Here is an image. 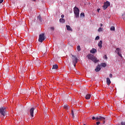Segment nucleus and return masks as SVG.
<instances>
[{"instance_id": "obj_1", "label": "nucleus", "mask_w": 125, "mask_h": 125, "mask_svg": "<svg viewBox=\"0 0 125 125\" xmlns=\"http://www.w3.org/2000/svg\"><path fill=\"white\" fill-rule=\"evenodd\" d=\"M87 57L88 59H89L90 60H92L93 62H94V63H97V62H99V60H97V58L95 57L93 55L90 54L88 55L87 56Z\"/></svg>"}, {"instance_id": "obj_2", "label": "nucleus", "mask_w": 125, "mask_h": 125, "mask_svg": "<svg viewBox=\"0 0 125 125\" xmlns=\"http://www.w3.org/2000/svg\"><path fill=\"white\" fill-rule=\"evenodd\" d=\"M0 114L4 117L6 115V107L4 106L0 107Z\"/></svg>"}, {"instance_id": "obj_3", "label": "nucleus", "mask_w": 125, "mask_h": 125, "mask_svg": "<svg viewBox=\"0 0 125 125\" xmlns=\"http://www.w3.org/2000/svg\"><path fill=\"white\" fill-rule=\"evenodd\" d=\"M73 10L76 18H79L80 16V9H79V8L75 6L73 8Z\"/></svg>"}, {"instance_id": "obj_4", "label": "nucleus", "mask_w": 125, "mask_h": 125, "mask_svg": "<svg viewBox=\"0 0 125 125\" xmlns=\"http://www.w3.org/2000/svg\"><path fill=\"white\" fill-rule=\"evenodd\" d=\"M71 59L73 65L74 66V67H76V64L78 63V58H77V56L71 54Z\"/></svg>"}, {"instance_id": "obj_5", "label": "nucleus", "mask_w": 125, "mask_h": 125, "mask_svg": "<svg viewBox=\"0 0 125 125\" xmlns=\"http://www.w3.org/2000/svg\"><path fill=\"white\" fill-rule=\"evenodd\" d=\"M44 40H45V38H44V33L40 34L39 35V42H42Z\"/></svg>"}, {"instance_id": "obj_6", "label": "nucleus", "mask_w": 125, "mask_h": 125, "mask_svg": "<svg viewBox=\"0 0 125 125\" xmlns=\"http://www.w3.org/2000/svg\"><path fill=\"white\" fill-rule=\"evenodd\" d=\"M121 52V49L120 48H117L116 50L115 51V52L118 54V55H119L121 58H123V56H122V54H121L120 52Z\"/></svg>"}, {"instance_id": "obj_7", "label": "nucleus", "mask_w": 125, "mask_h": 125, "mask_svg": "<svg viewBox=\"0 0 125 125\" xmlns=\"http://www.w3.org/2000/svg\"><path fill=\"white\" fill-rule=\"evenodd\" d=\"M35 110V108L32 107L30 109V116L31 117H32V118L34 117V111Z\"/></svg>"}, {"instance_id": "obj_8", "label": "nucleus", "mask_w": 125, "mask_h": 125, "mask_svg": "<svg viewBox=\"0 0 125 125\" xmlns=\"http://www.w3.org/2000/svg\"><path fill=\"white\" fill-rule=\"evenodd\" d=\"M90 53H92L93 54L94 53H96L97 52V50L95 48H92L90 51Z\"/></svg>"}, {"instance_id": "obj_9", "label": "nucleus", "mask_w": 125, "mask_h": 125, "mask_svg": "<svg viewBox=\"0 0 125 125\" xmlns=\"http://www.w3.org/2000/svg\"><path fill=\"white\" fill-rule=\"evenodd\" d=\"M101 70V68H100V65H98L95 69V71H96V72H99V71H100Z\"/></svg>"}, {"instance_id": "obj_10", "label": "nucleus", "mask_w": 125, "mask_h": 125, "mask_svg": "<svg viewBox=\"0 0 125 125\" xmlns=\"http://www.w3.org/2000/svg\"><path fill=\"white\" fill-rule=\"evenodd\" d=\"M102 41H100V42L98 43V46L100 47V49L102 48V43H103Z\"/></svg>"}, {"instance_id": "obj_11", "label": "nucleus", "mask_w": 125, "mask_h": 125, "mask_svg": "<svg viewBox=\"0 0 125 125\" xmlns=\"http://www.w3.org/2000/svg\"><path fill=\"white\" fill-rule=\"evenodd\" d=\"M106 83L107 85H110V84H111V80H110V78H106Z\"/></svg>"}, {"instance_id": "obj_12", "label": "nucleus", "mask_w": 125, "mask_h": 125, "mask_svg": "<svg viewBox=\"0 0 125 125\" xmlns=\"http://www.w3.org/2000/svg\"><path fill=\"white\" fill-rule=\"evenodd\" d=\"M22 52H23V53H27V52H28V49H27V48L25 47L23 48L22 50Z\"/></svg>"}, {"instance_id": "obj_13", "label": "nucleus", "mask_w": 125, "mask_h": 125, "mask_svg": "<svg viewBox=\"0 0 125 125\" xmlns=\"http://www.w3.org/2000/svg\"><path fill=\"white\" fill-rule=\"evenodd\" d=\"M104 4L106 5L107 7L108 6H110L111 5V4H110V2L106 1L104 3Z\"/></svg>"}, {"instance_id": "obj_14", "label": "nucleus", "mask_w": 125, "mask_h": 125, "mask_svg": "<svg viewBox=\"0 0 125 125\" xmlns=\"http://www.w3.org/2000/svg\"><path fill=\"white\" fill-rule=\"evenodd\" d=\"M66 27L67 31H73V29H72V28L70 27V25H66Z\"/></svg>"}, {"instance_id": "obj_15", "label": "nucleus", "mask_w": 125, "mask_h": 125, "mask_svg": "<svg viewBox=\"0 0 125 125\" xmlns=\"http://www.w3.org/2000/svg\"><path fill=\"white\" fill-rule=\"evenodd\" d=\"M20 71L22 73V74H23V73H25V68H24L23 67H21Z\"/></svg>"}, {"instance_id": "obj_16", "label": "nucleus", "mask_w": 125, "mask_h": 125, "mask_svg": "<svg viewBox=\"0 0 125 125\" xmlns=\"http://www.w3.org/2000/svg\"><path fill=\"white\" fill-rule=\"evenodd\" d=\"M91 95L89 94H87V95H86L85 96V99L88 100V99H90V97H91Z\"/></svg>"}, {"instance_id": "obj_17", "label": "nucleus", "mask_w": 125, "mask_h": 125, "mask_svg": "<svg viewBox=\"0 0 125 125\" xmlns=\"http://www.w3.org/2000/svg\"><path fill=\"white\" fill-rule=\"evenodd\" d=\"M63 108L64 109H70V106H69L67 104H64Z\"/></svg>"}, {"instance_id": "obj_18", "label": "nucleus", "mask_w": 125, "mask_h": 125, "mask_svg": "<svg viewBox=\"0 0 125 125\" xmlns=\"http://www.w3.org/2000/svg\"><path fill=\"white\" fill-rule=\"evenodd\" d=\"M101 67H104V68H105V67L107 66V64H106V63H101Z\"/></svg>"}, {"instance_id": "obj_19", "label": "nucleus", "mask_w": 125, "mask_h": 125, "mask_svg": "<svg viewBox=\"0 0 125 125\" xmlns=\"http://www.w3.org/2000/svg\"><path fill=\"white\" fill-rule=\"evenodd\" d=\"M52 69H58V65L57 64L53 65Z\"/></svg>"}, {"instance_id": "obj_20", "label": "nucleus", "mask_w": 125, "mask_h": 125, "mask_svg": "<svg viewBox=\"0 0 125 125\" xmlns=\"http://www.w3.org/2000/svg\"><path fill=\"white\" fill-rule=\"evenodd\" d=\"M60 22L61 23H65V20L64 19H60Z\"/></svg>"}, {"instance_id": "obj_21", "label": "nucleus", "mask_w": 125, "mask_h": 125, "mask_svg": "<svg viewBox=\"0 0 125 125\" xmlns=\"http://www.w3.org/2000/svg\"><path fill=\"white\" fill-rule=\"evenodd\" d=\"M37 19H38V20H40V21L41 22H42V17H41V15H39V16L38 17Z\"/></svg>"}, {"instance_id": "obj_22", "label": "nucleus", "mask_w": 125, "mask_h": 125, "mask_svg": "<svg viewBox=\"0 0 125 125\" xmlns=\"http://www.w3.org/2000/svg\"><path fill=\"white\" fill-rule=\"evenodd\" d=\"M99 120H100L101 121H104L105 118L102 116H99Z\"/></svg>"}, {"instance_id": "obj_23", "label": "nucleus", "mask_w": 125, "mask_h": 125, "mask_svg": "<svg viewBox=\"0 0 125 125\" xmlns=\"http://www.w3.org/2000/svg\"><path fill=\"white\" fill-rule=\"evenodd\" d=\"M103 9H104V10L105 9H107V8H108V7L106 5H105L104 4L103 5Z\"/></svg>"}, {"instance_id": "obj_24", "label": "nucleus", "mask_w": 125, "mask_h": 125, "mask_svg": "<svg viewBox=\"0 0 125 125\" xmlns=\"http://www.w3.org/2000/svg\"><path fill=\"white\" fill-rule=\"evenodd\" d=\"M111 31H115V26H112L110 27Z\"/></svg>"}, {"instance_id": "obj_25", "label": "nucleus", "mask_w": 125, "mask_h": 125, "mask_svg": "<svg viewBox=\"0 0 125 125\" xmlns=\"http://www.w3.org/2000/svg\"><path fill=\"white\" fill-rule=\"evenodd\" d=\"M98 31V32H102L103 31V28L102 27H99Z\"/></svg>"}, {"instance_id": "obj_26", "label": "nucleus", "mask_w": 125, "mask_h": 125, "mask_svg": "<svg viewBox=\"0 0 125 125\" xmlns=\"http://www.w3.org/2000/svg\"><path fill=\"white\" fill-rule=\"evenodd\" d=\"M71 115L73 118H75V114H74V111H73V110H71Z\"/></svg>"}, {"instance_id": "obj_27", "label": "nucleus", "mask_w": 125, "mask_h": 125, "mask_svg": "<svg viewBox=\"0 0 125 125\" xmlns=\"http://www.w3.org/2000/svg\"><path fill=\"white\" fill-rule=\"evenodd\" d=\"M77 50L78 51H81V46L80 45L77 46Z\"/></svg>"}, {"instance_id": "obj_28", "label": "nucleus", "mask_w": 125, "mask_h": 125, "mask_svg": "<svg viewBox=\"0 0 125 125\" xmlns=\"http://www.w3.org/2000/svg\"><path fill=\"white\" fill-rule=\"evenodd\" d=\"M80 16L81 17H84V13H81V15H80Z\"/></svg>"}, {"instance_id": "obj_29", "label": "nucleus", "mask_w": 125, "mask_h": 125, "mask_svg": "<svg viewBox=\"0 0 125 125\" xmlns=\"http://www.w3.org/2000/svg\"><path fill=\"white\" fill-rule=\"evenodd\" d=\"M99 39H100V37L99 36H97V37H96L95 40H96V41H97V40H99Z\"/></svg>"}, {"instance_id": "obj_30", "label": "nucleus", "mask_w": 125, "mask_h": 125, "mask_svg": "<svg viewBox=\"0 0 125 125\" xmlns=\"http://www.w3.org/2000/svg\"><path fill=\"white\" fill-rule=\"evenodd\" d=\"M51 31H54V27H51L50 28Z\"/></svg>"}, {"instance_id": "obj_31", "label": "nucleus", "mask_w": 125, "mask_h": 125, "mask_svg": "<svg viewBox=\"0 0 125 125\" xmlns=\"http://www.w3.org/2000/svg\"><path fill=\"white\" fill-rule=\"evenodd\" d=\"M122 16H123V20L125 21V16H124V15H122Z\"/></svg>"}, {"instance_id": "obj_32", "label": "nucleus", "mask_w": 125, "mask_h": 125, "mask_svg": "<svg viewBox=\"0 0 125 125\" xmlns=\"http://www.w3.org/2000/svg\"><path fill=\"white\" fill-rule=\"evenodd\" d=\"M109 77L112 78L113 77V74H109Z\"/></svg>"}, {"instance_id": "obj_33", "label": "nucleus", "mask_w": 125, "mask_h": 125, "mask_svg": "<svg viewBox=\"0 0 125 125\" xmlns=\"http://www.w3.org/2000/svg\"><path fill=\"white\" fill-rule=\"evenodd\" d=\"M104 58H105V59H107V56L106 55H104Z\"/></svg>"}, {"instance_id": "obj_34", "label": "nucleus", "mask_w": 125, "mask_h": 125, "mask_svg": "<svg viewBox=\"0 0 125 125\" xmlns=\"http://www.w3.org/2000/svg\"><path fill=\"white\" fill-rule=\"evenodd\" d=\"M121 125H125V122H122Z\"/></svg>"}, {"instance_id": "obj_35", "label": "nucleus", "mask_w": 125, "mask_h": 125, "mask_svg": "<svg viewBox=\"0 0 125 125\" xmlns=\"http://www.w3.org/2000/svg\"><path fill=\"white\" fill-rule=\"evenodd\" d=\"M92 120H96V118L94 116L92 117Z\"/></svg>"}, {"instance_id": "obj_36", "label": "nucleus", "mask_w": 125, "mask_h": 125, "mask_svg": "<svg viewBox=\"0 0 125 125\" xmlns=\"http://www.w3.org/2000/svg\"><path fill=\"white\" fill-rule=\"evenodd\" d=\"M97 125H100V122H97L96 123Z\"/></svg>"}, {"instance_id": "obj_37", "label": "nucleus", "mask_w": 125, "mask_h": 125, "mask_svg": "<svg viewBox=\"0 0 125 125\" xmlns=\"http://www.w3.org/2000/svg\"><path fill=\"white\" fill-rule=\"evenodd\" d=\"M96 120L97 121H98V120H99V117H96Z\"/></svg>"}, {"instance_id": "obj_38", "label": "nucleus", "mask_w": 125, "mask_h": 125, "mask_svg": "<svg viewBox=\"0 0 125 125\" xmlns=\"http://www.w3.org/2000/svg\"><path fill=\"white\" fill-rule=\"evenodd\" d=\"M3 0H0V3H2Z\"/></svg>"}, {"instance_id": "obj_39", "label": "nucleus", "mask_w": 125, "mask_h": 125, "mask_svg": "<svg viewBox=\"0 0 125 125\" xmlns=\"http://www.w3.org/2000/svg\"><path fill=\"white\" fill-rule=\"evenodd\" d=\"M64 15H61V17H62V18H64Z\"/></svg>"}, {"instance_id": "obj_40", "label": "nucleus", "mask_w": 125, "mask_h": 125, "mask_svg": "<svg viewBox=\"0 0 125 125\" xmlns=\"http://www.w3.org/2000/svg\"><path fill=\"white\" fill-rule=\"evenodd\" d=\"M102 26H103V24L101 23V24H100V26H101V27H102Z\"/></svg>"}, {"instance_id": "obj_41", "label": "nucleus", "mask_w": 125, "mask_h": 125, "mask_svg": "<svg viewBox=\"0 0 125 125\" xmlns=\"http://www.w3.org/2000/svg\"><path fill=\"white\" fill-rule=\"evenodd\" d=\"M100 10V9H97V11H98V12H99V11Z\"/></svg>"}, {"instance_id": "obj_42", "label": "nucleus", "mask_w": 125, "mask_h": 125, "mask_svg": "<svg viewBox=\"0 0 125 125\" xmlns=\"http://www.w3.org/2000/svg\"><path fill=\"white\" fill-rule=\"evenodd\" d=\"M70 13H73V11H70Z\"/></svg>"}, {"instance_id": "obj_43", "label": "nucleus", "mask_w": 125, "mask_h": 125, "mask_svg": "<svg viewBox=\"0 0 125 125\" xmlns=\"http://www.w3.org/2000/svg\"><path fill=\"white\" fill-rule=\"evenodd\" d=\"M103 124H105V121L103 120Z\"/></svg>"}, {"instance_id": "obj_44", "label": "nucleus", "mask_w": 125, "mask_h": 125, "mask_svg": "<svg viewBox=\"0 0 125 125\" xmlns=\"http://www.w3.org/2000/svg\"><path fill=\"white\" fill-rule=\"evenodd\" d=\"M33 1H36V0H32Z\"/></svg>"}]
</instances>
